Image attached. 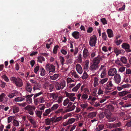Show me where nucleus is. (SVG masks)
Masks as SVG:
<instances>
[{"label": "nucleus", "instance_id": "obj_40", "mask_svg": "<svg viewBox=\"0 0 131 131\" xmlns=\"http://www.w3.org/2000/svg\"><path fill=\"white\" fill-rule=\"evenodd\" d=\"M108 80V78H106L104 79H103L101 80L100 81V83L101 84H103L106 82Z\"/></svg>", "mask_w": 131, "mask_h": 131}, {"label": "nucleus", "instance_id": "obj_25", "mask_svg": "<svg viewBox=\"0 0 131 131\" xmlns=\"http://www.w3.org/2000/svg\"><path fill=\"white\" fill-rule=\"evenodd\" d=\"M96 113L95 112H92L89 113L88 115V116L89 118H92L96 116Z\"/></svg>", "mask_w": 131, "mask_h": 131}, {"label": "nucleus", "instance_id": "obj_6", "mask_svg": "<svg viewBox=\"0 0 131 131\" xmlns=\"http://www.w3.org/2000/svg\"><path fill=\"white\" fill-rule=\"evenodd\" d=\"M36 108L34 106H31L28 105L25 108V109L28 111V113L31 115L34 114V111Z\"/></svg>", "mask_w": 131, "mask_h": 131}, {"label": "nucleus", "instance_id": "obj_37", "mask_svg": "<svg viewBox=\"0 0 131 131\" xmlns=\"http://www.w3.org/2000/svg\"><path fill=\"white\" fill-rule=\"evenodd\" d=\"M121 126V124L120 122L114 123L113 124V127L117 128Z\"/></svg>", "mask_w": 131, "mask_h": 131}, {"label": "nucleus", "instance_id": "obj_19", "mask_svg": "<svg viewBox=\"0 0 131 131\" xmlns=\"http://www.w3.org/2000/svg\"><path fill=\"white\" fill-rule=\"evenodd\" d=\"M105 85L106 86V87H105V89L108 90H110L111 89L109 88L110 87H112L113 86L112 82L111 81H108Z\"/></svg>", "mask_w": 131, "mask_h": 131}, {"label": "nucleus", "instance_id": "obj_36", "mask_svg": "<svg viewBox=\"0 0 131 131\" xmlns=\"http://www.w3.org/2000/svg\"><path fill=\"white\" fill-rule=\"evenodd\" d=\"M5 96V94L4 93H2L0 95V102H3V100Z\"/></svg>", "mask_w": 131, "mask_h": 131}, {"label": "nucleus", "instance_id": "obj_2", "mask_svg": "<svg viewBox=\"0 0 131 131\" xmlns=\"http://www.w3.org/2000/svg\"><path fill=\"white\" fill-rule=\"evenodd\" d=\"M43 93L40 92L38 93L34 94L33 99L35 104L37 105L39 104L43 103L45 102V97L43 96H41L39 97L36 98L37 96L42 94Z\"/></svg>", "mask_w": 131, "mask_h": 131}, {"label": "nucleus", "instance_id": "obj_44", "mask_svg": "<svg viewBox=\"0 0 131 131\" xmlns=\"http://www.w3.org/2000/svg\"><path fill=\"white\" fill-rule=\"evenodd\" d=\"M88 97V95L86 94H83L81 96L82 99L84 100H85L87 99Z\"/></svg>", "mask_w": 131, "mask_h": 131}, {"label": "nucleus", "instance_id": "obj_5", "mask_svg": "<svg viewBox=\"0 0 131 131\" xmlns=\"http://www.w3.org/2000/svg\"><path fill=\"white\" fill-rule=\"evenodd\" d=\"M66 85V81L64 80L61 82H57L55 83V87L57 90H59L60 89H63L65 86Z\"/></svg>", "mask_w": 131, "mask_h": 131}, {"label": "nucleus", "instance_id": "obj_26", "mask_svg": "<svg viewBox=\"0 0 131 131\" xmlns=\"http://www.w3.org/2000/svg\"><path fill=\"white\" fill-rule=\"evenodd\" d=\"M104 125L103 124H99L96 129V131H100L102 130L104 128Z\"/></svg>", "mask_w": 131, "mask_h": 131}, {"label": "nucleus", "instance_id": "obj_38", "mask_svg": "<svg viewBox=\"0 0 131 131\" xmlns=\"http://www.w3.org/2000/svg\"><path fill=\"white\" fill-rule=\"evenodd\" d=\"M128 93L126 91H123L119 92V96H123L125 95Z\"/></svg>", "mask_w": 131, "mask_h": 131}, {"label": "nucleus", "instance_id": "obj_42", "mask_svg": "<svg viewBox=\"0 0 131 131\" xmlns=\"http://www.w3.org/2000/svg\"><path fill=\"white\" fill-rule=\"evenodd\" d=\"M75 106L73 105L72 106L66 110L67 112H69L74 110L75 107Z\"/></svg>", "mask_w": 131, "mask_h": 131}, {"label": "nucleus", "instance_id": "obj_3", "mask_svg": "<svg viewBox=\"0 0 131 131\" xmlns=\"http://www.w3.org/2000/svg\"><path fill=\"white\" fill-rule=\"evenodd\" d=\"M10 80L14 84L18 87H21L23 85L22 80L19 78L12 77L10 78Z\"/></svg>", "mask_w": 131, "mask_h": 131}, {"label": "nucleus", "instance_id": "obj_50", "mask_svg": "<svg viewBox=\"0 0 131 131\" xmlns=\"http://www.w3.org/2000/svg\"><path fill=\"white\" fill-rule=\"evenodd\" d=\"M80 106L83 109L87 108L88 106V104L87 103H84L80 105Z\"/></svg>", "mask_w": 131, "mask_h": 131}, {"label": "nucleus", "instance_id": "obj_23", "mask_svg": "<svg viewBox=\"0 0 131 131\" xmlns=\"http://www.w3.org/2000/svg\"><path fill=\"white\" fill-rule=\"evenodd\" d=\"M99 82H100L99 79L97 77H95L94 79V86L96 87L98 85Z\"/></svg>", "mask_w": 131, "mask_h": 131}, {"label": "nucleus", "instance_id": "obj_48", "mask_svg": "<svg viewBox=\"0 0 131 131\" xmlns=\"http://www.w3.org/2000/svg\"><path fill=\"white\" fill-rule=\"evenodd\" d=\"M59 46L58 45H57L55 46L54 48L53 52L54 53L56 54L57 52V50Z\"/></svg>", "mask_w": 131, "mask_h": 131}, {"label": "nucleus", "instance_id": "obj_16", "mask_svg": "<svg viewBox=\"0 0 131 131\" xmlns=\"http://www.w3.org/2000/svg\"><path fill=\"white\" fill-rule=\"evenodd\" d=\"M83 57L85 59L86 58L89 56V53L87 49L84 48L83 52Z\"/></svg>", "mask_w": 131, "mask_h": 131}, {"label": "nucleus", "instance_id": "obj_9", "mask_svg": "<svg viewBox=\"0 0 131 131\" xmlns=\"http://www.w3.org/2000/svg\"><path fill=\"white\" fill-rule=\"evenodd\" d=\"M122 48L125 50L127 53L131 52V50L130 49V46L129 44L126 43H123L122 45Z\"/></svg>", "mask_w": 131, "mask_h": 131}, {"label": "nucleus", "instance_id": "obj_34", "mask_svg": "<svg viewBox=\"0 0 131 131\" xmlns=\"http://www.w3.org/2000/svg\"><path fill=\"white\" fill-rule=\"evenodd\" d=\"M115 63L116 64L119 66H122L123 65V64L121 62L120 59L119 60L118 58L115 61Z\"/></svg>", "mask_w": 131, "mask_h": 131}, {"label": "nucleus", "instance_id": "obj_57", "mask_svg": "<svg viewBox=\"0 0 131 131\" xmlns=\"http://www.w3.org/2000/svg\"><path fill=\"white\" fill-rule=\"evenodd\" d=\"M121 86L123 88H128L131 86V85L129 84H126L122 85L121 84Z\"/></svg>", "mask_w": 131, "mask_h": 131}, {"label": "nucleus", "instance_id": "obj_62", "mask_svg": "<svg viewBox=\"0 0 131 131\" xmlns=\"http://www.w3.org/2000/svg\"><path fill=\"white\" fill-rule=\"evenodd\" d=\"M74 81L72 80L71 78H68L67 79V82L68 84L70 83H71L74 82Z\"/></svg>", "mask_w": 131, "mask_h": 131}, {"label": "nucleus", "instance_id": "obj_7", "mask_svg": "<svg viewBox=\"0 0 131 131\" xmlns=\"http://www.w3.org/2000/svg\"><path fill=\"white\" fill-rule=\"evenodd\" d=\"M46 70L48 71L49 73L54 72L55 71V66L52 64L47 63L45 67Z\"/></svg>", "mask_w": 131, "mask_h": 131}, {"label": "nucleus", "instance_id": "obj_59", "mask_svg": "<svg viewBox=\"0 0 131 131\" xmlns=\"http://www.w3.org/2000/svg\"><path fill=\"white\" fill-rule=\"evenodd\" d=\"M2 77L5 81L7 82H8L9 81L8 78L7 76L5 74L3 75L2 76Z\"/></svg>", "mask_w": 131, "mask_h": 131}, {"label": "nucleus", "instance_id": "obj_61", "mask_svg": "<svg viewBox=\"0 0 131 131\" xmlns=\"http://www.w3.org/2000/svg\"><path fill=\"white\" fill-rule=\"evenodd\" d=\"M131 118V116L129 114L126 115L124 117V118H123V120H127Z\"/></svg>", "mask_w": 131, "mask_h": 131}, {"label": "nucleus", "instance_id": "obj_32", "mask_svg": "<svg viewBox=\"0 0 131 131\" xmlns=\"http://www.w3.org/2000/svg\"><path fill=\"white\" fill-rule=\"evenodd\" d=\"M106 69L103 68L101 75V78H103L105 77L106 75Z\"/></svg>", "mask_w": 131, "mask_h": 131}, {"label": "nucleus", "instance_id": "obj_13", "mask_svg": "<svg viewBox=\"0 0 131 131\" xmlns=\"http://www.w3.org/2000/svg\"><path fill=\"white\" fill-rule=\"evenodd\" d=\"M99 67V65L92 63L90 66L89 69L91 71H95L98 69Z\"/></svg>", "mask_w": 131, "mask_h": 131}, {"label": "nucleus", "instance_id": "obj_31", "mask_svg": "<svg viewBox=\"0 0 131 131\" xmlns=\"http://www.w3.org/2000/svg\"><path fill=\"white\" fill-rule=\"evenodd\" d=\"M53 120L51 121L49 118H47L45 120V123L47 125H50L51 124V121H53Z\"/></svg>", "mask_w": 131, "mask_h": 131}, {"label": "nucleus", "instance_id": "obj_30", "mask_svg": "<svg viewBox=\"0 0 131 131\" xmlns=\"http://www.w3.org/2000/svg\"><path fill=\"white\" fill-rule=\"evenodd\" d=\"M45 58L42 56H40L38 57V61L41 63H42V62L45 61Z\"/></svg>", "mask_w": 131, "mask_h": 131}, {"label": "nucleus", "instance_id": "obj_63", "mask_svg": "<svg viewBox=\"0 0 131 131\" xmlns=\"http://www.w3.org/2000/svg\"><path fill=\"white\" fill-rule=\"evenodd\" d=\"M126 68L124 67H122L119 69V71L121 72H123L125 71Z\"/></svg>", "mask_w": 131, "mask_h": 131}, {"label": "nucleus", "instance_id": "obj_28", "mask_svg": "<svg viewBox=\"0 0 131 131\" xmlns=\"http://www.w3.org/2000/svg\"><path fill=\"white\" fill-rule=\"evenodd\" d=\"M81 84L80 83H79L77 84L76 86L74 87L72 89V91L73 92H76L77 91L81 86Z\"/></svg>", "mask_w": 131, "mask_h": 131}, {"label": "nucleus", "instance_id": "obj_17", "mask_svg": "<svg viewBox=\"0 0 131 131\" xmlns=\"http://www.w3.org/2000/svg\"><path fill=\"white\" fill-rule=\"evenodd\" d=\"M34 95V94H31L25 96V97L26 98V101L29 104H30L32 102V100L31 97Z\"/></svg>", "mask_w": 131, "mask_h": 131}, {"label": "nucleus", "instance_id": "obj_24", "mask_svg": "<svg viewBox=\"0 0 131 131\" xmlns=\"http://www.w3.org/2000/svg\"><path fill=\"white\" fill-rule=\"evenodd\" d=\"M18 93V92L16 91H15L14 92L8 95V97L10 98H13Z\"/></svg>", "mask_w": 131, "mask_h": 131}, {"label": "nucleus", "instance_id": "obj_8", "mask_svg": "<svg viewBox=\"0 0 131 131\" xmlns=\"http://www.w3.org/2000/svg\"><path fill=\"white\" fill-rule=\"evenodd\" d=\"M96 40V37L95 36L90 37V38L89 41V44L90 46L91 47L95 46Z\"/></svg>", "mask_w": 131, "mask_h": 131}, {"label": "nucleus", "instance_id": "obj_10", "mask_svg": "<svg viewBox=\"0 0 131 131\" xmlns=\"http://www.w3.org/2000/svg\"><path fill=\"white\" fill-rule=\"evenodd\" d=\"M102 58L101 56L98 55L97 57L95 58L93 60V63L99 65L100 62V61L102 60Z\"/></svg>", "mask_w": 131, "mask_h": 131}, {"label": "nucleus", "instance_id": "obj_12", "mask_svg": "<svg viewBox=\"0 0 131 131\" xmlns=\"http://www.w3.org/2000/svg\"><path fill=\"white\" fill-rule=\"evenodd\" d=\"M114 80L115 83L119 84L121 81V76L118 74H116L114 77Z\"/></svg>", "mask_w": 131, "mask_h": 131}, {"label": "nucleus", "instance_id": "obj_46", "mask_svg": "<svg viewBox=\"0 0 131 131\" xmlns=\"http://www.w3.org/2000/svg\"><path fill=\"white\" fill-rule=\"evenodd\" d=\"M75 119L74 118H71L68 121L69 124H71L73 123L75 121Z\"/></svg>", "mask_w": 131, "mask_h": 131}, {"label": "nucleus", "instance_id": "obj_52", "mask_svg": "<svg viewBox=\"0 0 131 131\" xmlns=\"http://www.w3.org/2000/svg\"><path fill=\"white\" fill-rule=\"evenodd\" d=\"M62 119V117H57L54 121V123L58 122L61 120Z\"/></svg>", "mask_w": 131, "mask_h": 131}, {"label": "nucleus", "instance_id": "obj_27", "mask_svg": "<svg viewBox=\"0 0 131 131\" xmlns=\"http://www.w3.org/2000/svg\"><path fill=\"white\" fill-rule=\"evenodd\" d=\"M120 61H121V62L123 64H126L127 62V59L126 57L125 56L122 57L120 59Z\"/></svg>", "mask_w": 131, "mask_h": 131}, {"label": "nucleus", "instance_id": "obj_56", "mask_svg": "<svg viewBox=\"0 0 131 131\" xmlns=\"http://www.w3.org/2000/svg\"><path fill=\"white\" fill-rule=\"evenodd\" d=\"M126 126H127V127H131V119L127 121Z\"/></svg>", "mask_w": 131, "mask_h": 131}, {"label": "nucleus", "instance_id": "obj_55", "mask_svg": "<svg viewBox=\"0 0 131 131\" xmlns=\"http://www.w3.org/2000/svg\"><path fill=\"white\" fill-rule=\"evenodd\" d=\"M89 61H87L85 63L84 68L85 69V70L87 71L89 69Z\"/></svg>", "mask_w": 131, "mask_h": 131}, {"label": "nucleus", "instance_id": "obj_35", "mask_svg": "<svg viewBox=\"0 0 131 131\" xmlns=\"http://www.w3.org/2000/svg\"><path fill=\"white\" fill-rule=\"evenodd\" d=\"M24 100V98L23 97H18L16 98L15 99L14 101L16 102H21L23 101Z\"/></svg>", "mask_w": 131, "mask_h": 131}, {"label": "nucleus", "instance_id": "obj_47", "mask_svg": "<svg viewBox=\"0 0 131 131\" xmlns=\"http://www.w3.org/2000/svg\"><path fill=\"white\" fill-rule=\"evenodd\" d=\"M59 58L61 64L62 65H63L65 61L63 57L62 56H60V57Z\"/></svg>", "mask_w": 131, "mask_h": 131}, {"label": "nucleus", "instance_id": "obj_1", "mask_svg": "<svg viewBox=\"0 0 131 131\" xmlns=\"http://www.w3.org/2000/svg\"><path fill=\"white\" fill-rule=\"evenodd\" d=\"M105 116L109 122H113L116 118V117L112 114L110 111L109 110L105 111L104 114L101 113L99 115V118L101 119H103Z\"/></svg>", "mask_w": 131, "mask_h": 131}, {"label": "nucleus", "instance_id": "obj_58", "mask_svg": "<svg viewBox=\"0 0 131 131\" xmlns=\"http://www.w3.org/2000/svg\"><path fill=\"white\" fill-rule=\"evenodd\" d=\"M101 21L103 25H105L107 24V23L105 18H103L101 19Z\"/></svg>", "mask_w": 131, "mask_h": 131}, {"label": "nucleus", "instance_id": "obj_29", "mask_svg": "<svg viewBox=\"0 0 131 131\" xmlns=\"http://www.w3.org/2000/svg\"><path fill=\"white\" fill-rule=\"evenodd\" d=\"M59 74H54L53 76H51L50 77L51 79L53 80H55L57 79L59 76Z\"/></svg>", "mask_w": 131, "mask_h": 131}, {"label": "nucleus", "instance_id": "obj_20", "mask_svg": "<svg viewBox=\"0 0 131 131\" xmlns=\"http://www.w3.org/2000/svg\"><path fill=\"white\" fill-rule=\"evenodd\" d=\"M26 90L27 92L31 93L32 89V87H31L30 83H27L25 86Z\"/></svg>", "mask_w": 131, "mask_h": 131}, {"label": "nucleus", "instance_id": "obj_60", "mask_svg": "<svg viewBox=\"0 0 131 131\" xmlns=\"http://www.w3.org/2000/svg\"><path fill=\"white\" fill-rule=\"evenodd\" d=\"M14 125L15 126H18L19 125V123L17 120L14 119L13 122Z\"/></svg>", "mask_w": 131, "mask_h": 131}, {"label": "nucleus", "instance_id": "obj_45", "mask_svg": "<svg viewBox=\"0 0 131 131\" xmlns=\"http://www.w3.org/2000/svg\"><path fill=\"white\" fill-rule=\"evenodd\" d=\"M54 88V86L53 84H50L48 86L49 89L50 90L49 92H51L53 90Z\"/></svg>", "mask_w": 131, "mask_h": 131}, {"label": "nucleus", "instance_id": "obj_64", "mask_svg": "<svg viewBox=\"0 0 131 131\" xmlns=\"http://www.w3.org/2000/svg\"><path fill=\"white\" fill-rule=\"evenodd\" d=\"M126 74H131V70L130 69H127L125 72Z\"/></svg>", "mask_w": 131, "mask_h": 131}, {"label": "nucleus", "instance_id": "obj_33", "mask_svg": "<svg viewBox=\"0 0 131 131\" xmlns=\"http://www.w3.org/2000/svg\"><path fill=\"white\" fill-rule=\"evenodd\" d=\"M28 120L30 121L31 123L34 125V127L36 128V123L35 121L32 118H29Z\"/></svg>", "mask_w": 131, "mask_h": 131}, {"label": "nucleus", "instance_id": "obj_54", "mask_svg": "<svg viewBox=\"0 0 131 131\" xmlns=\"http://www.w3.org/2000/svg\"><path fill=\"white\" fill-rule=\"evenodd\" d=\"M59 106L58 104H54L51 108V109L52 110H56L59 107Z\"/></svg>", "mask_w": 131, "mask_h": 131}, {"label": "nucleus", "instance_id": "obj_22", "mask_svg": "<svg viewBox=\"0 0 131 131\" xmlns=\"http://www.w3.org/2000/svg\"><path fill=\"white\" fill-rule=\"evenodd\" d=\"M106 31L108 34V37L109 38H111L113 37V32L111 29H107Z\"/></svg>", "mask_w": 131, "mask_h": 131}, {"label": "nucleus", "instance_id": "obj_41", "mask_svg": "<svg viewBox=\"0 0 131 131\" xmlns=\"http://www.w3.org/2000/svg\"><path fill=\"white\" fill-rule=\"evenodd\" d=\"M122 50H119L116 47H114V51L115 53H122L121 52Z\"/></svg>", "mask_w": 131, "mask_h": 131}, {"label": "nucleus", "instance_id": "obj_18", "mask_svg": "<svg viewBox=\"0 0 131 131\" xmlns=\"http://www.w3.org/2000/svg\"><path fill=\"white\" fill-rule=\"evenodd\" d=\"M33 89L34 91L36 90H40L41 87V84L39 83L36 82V84L33 85Z\"/></svg>", "mask_w": 131, "mask_h": 131}, {"label": "nucleus", "instance_id": "obj_49", "mask_svg": "<svg viewBox=\"0 0 131 131\" xmlns=\"http://www.w3.org/2000/svg\"><path fill=\"white\" fill-rule=\"evenodd\" d=\"M42 112L41 111H37L36 113V114L39 118L41 117V115L42 114Z\"/></svg>", "mask_w": 131, "mask_h": 131}, {"label": "nucleus", "instance_id": "obj_15", "mask_svg": "<svg viewBox=\"0 0 131 131\" xmlns=\"http://www.w3.org/2000/svg\"><path fill=\"white\" fill-rule=\"evenodd\" d=\"M77 72L81 74L83 72V70L81 65L79 64H77L75 66Z\"/></svg>", "mask_w": 131, "mask_h": 131}, {"label": "nucleus", "instance_id": "obj_11", "mask_svg": "<svg viewBox=\"0 0 131 131\" xmlns=\"http://www.w3.org/2000/svg\"><path fill=\"white\" fill-rule=\"evenodd\" d=\"M117 71L115 68H113L110 69L108 72V74L109 76H113L116 73Z\"/></svg>", "mask_w": 131, "mask_h": 131}, {"label": "nucleus", "instance_id": "obj_14", "mask_svg": "<svg viewBox=\"0 0 131 131\" xmlns=\"http://www.w3.org/2000/svg\"><path fill=\"white\" fill-rule=\"evenodd\" d=\"M10 111H13V113H14L18 112L19 111V108L15 105H13L10 107Z\"/></svg>", "mask_w": 131, "mask_h": 131}, {"label": "nucleus", "instance_id": "obj_39", "mask_svg": "<svg viewBox=\"0 0 131 131\" xmlns=\"http://www.w3.org/2000/svg\"><path fill=\"white\" fill-rule=\"evenodd\" d=\"M40 70H41V72L40 73V75L42 76H43L45 75V71L44 69L42 68H40Z\"/></svg>", "mask_w": 131, "mask_h": 131}, {"label": "nucleus", "instance_id": "obj_21", "mask_svg": "<svg viewBox=\"0 0 131 131\" xmlns=\"http://www.w3.org/2000/svg\"><path fill=\"white\" fill-rule=\"evenodd\" d=\"M72 35L75 39H78L80 38V33L77 31H75L72 34Z\"/></svg>", "mask_w": 131, "mask_h": 131}, {"label": "nucleus", "instance_id": "obj_53", "mask_svg": "<svg viewBox=\"0 0 131 131\" xmlns=\"http://www.w3.org/2000/svg\"><path fill=\"white\" fill-rule=\"evenodd\" d=\"M102 37L104 40L106 41L107 38V36L105 32H104L102 34Z\"/></svg>", "mask_w": 131, "mask_h": 131}, {"label": "nucleus", "instance_id": "obj_4", "mask_svg": "<svg viewBox=\"0 0 131 131\" xmlns=\"http://www.w3.org/2000/svg\"><path fill=\"white\" fill-rule=\"evenodd\" d=\"M50 97H52L54 101L59 103H61L62 101V98L61 96L58 97V94L54 93H50L49 94Z\"/></svg>", "mask_w": 131, "mask_h": 131}, {"label": "nucleus", "instance_id": "obj_51", "mask_svg": "<svg viewBox=\"0 0 131 131\" xmlns=\"http://www.w3.org/2000/svg\"><path fill=\"white\" fill-rule=\"evenodd\" d=\"M69 100L67 98L64 101L63 103V104L64 106L67 105V104L69 103Z\"/></svg>", "mask_w": 131, "mask_h": 131}, {"label": "nucleus", "instance_id": "obj_43", "mask_svg": "<svg viewBox=\"0 0 131 131\" xmlns=\"http://www.w3.org/2000/svg\"><path fill=\"white\" fill-rule=\"evenodd\" d=\"M72 74V76L73 77L75 78L78 79L79 78V76L75 72H73Z\"/></svg>", "mask_w": 131, "mask_h": 131}]
</instances>
